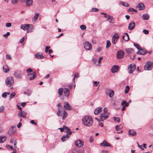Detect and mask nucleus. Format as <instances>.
Instances as JSON below:
<instances>
[{
	"mask_svg": "<svg viewBox=\"0 0 153 153\" xmlns=\"http://www.w3.org/2000/svg\"><path fill=\"white\" fill-rule=\"evenodd\" d=\"M64 93L65 96L68 97L69 95V89L67 88H65L64 91Z\"/></svg>",
	"mask_w": 153,
	"mask_h": 153,
	"instance_id": "28",
	"label": "nucleus"
},
{
	"mask_svg": "<svg viewBox=\"0 0 153 153\" xmlns=\"http://www.w3.org/2000/svg\"><path fill=\"white\" fill-rule=\"evenodd\" d=\"M120 4L125 7H128L129 6L128 4L125 2L121 1L120 2Z\"/></svg>",
	"mask_w": 153,
	"mask_h": 153,
	"instance_id": "39",
	"label": "nucleus"
},
{
	"mask_svg": "<svg viewBox=\"0 0 153 153\" xmlns=\"http://www.w3.org/2000/svg\"><path fill=\"white\" fill-rule=\"evenodd\" d=\"M109 19H110L111 21H110V22L113 23H114L113 22H112V21H113L114 20V18L112 16H108V17L107 19V20H108Z\"/></svg>",
	"mask_w": 153,
	"mask_h": 153,
	"instance_id": "44",
	"label": "nucleus"
},
{
	"mask_svg": "<svg viewBox=\"0 0 153 153\" xmlns=\"http://www.w3.org/2000/svg\"><path fill=\"white\" fill-rule=\"evenodd\" d=\"M4 109V107L3 106H2L0 107V112L2 111Z\"/></svg>",
	"mask_w": 153,
	"mask_h": 153,
	"instance_id": "59",
	"label": "nucleus"
},
{
	"mask_svg": "<svg viewBox=\"0 0 153 153\" xmlns=\"http://www.w3.org/2000/svg\"><path fill=\"white\" fill-rule=\"evenodd\" d=\"M124 53L123 51L121 50H120L117 51L116 53V57L117 59H122L124 56Z\"/></svg>",
	"mask_w": 153,
	"mask_h": 153,
	"instance_id": "5",
	"label": "nucleus"
},
{
	"mask_svg": "<svg viewBox=\"0 0 153 153\" xmlns=\"http://www.w3.org/2000/svg\"><path fill=\"white\" fill-rule=\"evenodd\" d=\"M14 82V80L13 77L10 76L7 78L5 80V83L7 85L10 87L13 84Z\"/></svg>",
	"mask_w": 153,
	"mask_h": 153,
	"instance_id": "3",
	"label": "nucleus"
},
{
	"mask_svg": "<svg viewBox=\"0 0 153 153\" xmlns=\"http://www.w3.org/2000/svg\"><path fill=\"white\" fill-rule=\"evenodd\" d=\"M136 68V65L135 64H130L128 67V72L129 74H132Z\"/></svg>",
	"mask_w": 153,
	"mask_h": 153,
	"instance_id": "6",
	"label": "nucleus"
},
{
	"mask_svg": "<svg viewBox=\"0 0 153 153\" xmlns=\"http://www.w3.org/2000/svg\"><path fill=\"white\" fill-rule=\"evenodd\" d=\"M100 145L103 147H109L110 146V144L105 139L102 142L100 143Z\"/></svg>",
	"mask_w": 153,
	"mask_h": 153,
	"instance_id": "15",
	"label": "nucleus"
},
{
	"mask_svg": "<svg viewBox=\"0 0 153 153\" xmlns=\"http://www.w3.org/2000/svg\"><path fill=\"white\" fill-rule=\"evenodd\" d=\"M129 89V87L128 85L126 87L125 92L126 94H127L128 92Z\"/></svg>",
	"mask_w": 153,
	"mask_h": 153,
	"instance_id": "46",
	"label": "nucleus"
},
{
	"mask_svg": "<svg viewBox=\"0 0 153 153\" xmlns=\"http://www.w3.org/2000/svg\"><path fill=\"white\" fill-rule=\"evenodd\" d=\"M71 132H70L69 133H68L66 134L63 135L61 138V140L63 142L67 140L69 137V135H71Z\"/></svg>",
	"mask_w": 153,
	"mask_h": 153,
	"instance_id": "12",
	"label": "nucleus"
},
{
	"mask_svg": "<svg viewBox=\"0 0 153 153\" xmlns=\"http://www.w3.org/2000/svg\"><path fill=\"white\" fill-rule=\"evenodd\" d=\"M99 82H97L96 81H94V83L95 84V85L96 86H97L98 85Z\"/></svg>",
	"mask_w": 153,
	"mask_h": 153,
	"instance_id": "62",
	"label": "nucleus"
},
{
	"mask_svg": "<svg viewBox=\"0 0 153 153\" xmlns=\"http://www.w3.org/2000/svg\"><path fill=\"white\" fill-rule=\"evenodd\" d=\"M50 47L49 46H47L46 47H45V52L47 53L48 52V50L49 49H50Z\"/></svg>",
	"mask_w": 153,
	"mask_h": 153,
	"instance_id": "56",
	"label": "nucleus"
},
{
	"mask_svg": "<svg viewBox=\"0 0 153 153\" xmlns=\"http://www.w3.org/2000/svg\"><path fill=\"white\" fill-rule=\"evenodd\" d=\"M149 17V15L147 13L144 14L142 16V18L143 20H148Z\"/></svg>",
	"mask_w": 153,
	"mask_h": 153,
	"instance_id": "26",
	"label": "nucleus"
},
{
	"mask_svg": "<svg viewBox=\"0 0 153 153\" xmlns=\"http://www.w3.org/2000/svg\"><path fill=\"white\" fill-rule=\"evenodd\" d=\"M123 39L126 41H128L129 39L128 34L127 33H125L124 35L123 36Z\"/></svg>",
	"mask_w": 153,
	"mask_h": 153,
	"instance_id": "25",
	"label": "nucleus"
},
{
	"mask_svg": "<svg viewBox=\"0 0 153 153\" xmlns=\"http://www.w3.org/2000/svg\"><path fill=\"white\" fill-rule=\"evenodd\" d=\"M122 127L120 125H117L115 127V129L116 131H118L122 128Z\"/></svg>",
	"mask_w": 153,
	"mask_h": 153,
	"instance_id": "43",
	"label": "nucleus"
},
{
	"mask_svg": "<svg viewBox=\"0 0 153 153\" xmlns=\"http://www.w3.org/2000/svg\"><path fill=\"white\" fill-rule=\"evenodd\" d=\"M144 69L146 70L150 71L153 68V62L151 61H148L144 66Z\"/></svg>",
	"mask_w": 153,
	"mask_h": 153,
	"instance_id": "4",
	"label": "nucleus"
},
{
	"mask_svg": "<svg viewBox=\"0 0 153 153\" xmlns=\"http://www.w3.org/2000/svg\"><path fill=\"white\" fill-rule=\"evenodd\" d=\"M10 32H7L6 34H4L3 36L5 37H7L9 36L10 35Z\"/></svg>",
	"mask_w": 153,
	"mask_h": 153,
	"instance_id": "57",
	"label": "nucleus"
},
{
	"mask_svg": "<svg viewBox=\"0 0 153 153\" xmlns=\"http://www.w3.org/2000/svg\"><path fill=\"white\" fill-rule=\"evenodd\" d=\"M33 71L32 69L31 68H28L27 70V73H30Z\"/></svg>",
	"mask_w": 153,
	"mask_h": 153,
	"instance_id": "53",
	"label": "nucleus"
},
{
	"mask_svg": "<svg viewBox=\"0 0 153 153\" xmlns=\"http://www.w3.org/2000/svg\"><path fill=\"white\" fill-rule=\"evenodd\" d=\"M24 37H22L21 39H20V40L19 41V43H22L24 41Z\"/></svg>",
	"mask_w": 153,
	"mask_h": 153,
	"instance_id": "58",
	"label": "nucleus"
},
{
	"mask_svg": "<svg viewBox=\"0 0 153 153\" xmlns=\"http://www.w3.org/2000/svg\"><path fill=\"white\" fill-rule=\"evenodd\" d=\"M16 141H17V140H15V141H14V146L15 147V148H17L16 146V145L17 144Z\"/></svg>",
	"mask_w": 153,
	"mask_h": 153,
	"instance_id": "61",
	"label": "nucleus"
},
{
	"mask_svg": "<svg viewBox=\"0 0 153 153\" xmlns=\"http://www.w3.org/2000/svg\"><path fill=\"white\" fill-rule=\"evenodd\" d=\"M3 70L5 73H7L9 71L10 69L7 65H5L3 66Z\"/></svg>",
	"mask_w": 153,
	"mask_h": 153,
	"instance_id": "29",
	"label": "nucleus"
},
{
	"mask_svg": "<svg viewBox=\"0 0 153 153\" xmlns=\"http://www.w3.org/2000/svg\"><path fill=\"white\" fill-rule=\"evenodd\" d=\"M82 122L85 126L90 127L93 124V120L91 116L86 115L82 118Z\"/></svg>",
	"mask_w": 153,
	"mask_h": 153,
	"instance_id": "1",
	"label": "nucleus"
},
{
	"mask_svg": "<svg viewBox=\"0 0 153 153\" xmlns=\"http://www.w3.org/2000/svg\"><path fill=\"white\" fill-rule=\"evenodd\" d=\"M10 94L9 92H4L2 95V97L3 98H6L7 95Z\"/></svg>",
	"mask_w": 153,
	"mask_h": 153,
	"instance_id": "38",
	"label": "nucleus"
},
{
	"mask_svg": "<svg viewBox=\"0 0 153 153\" xmlns=\"http://www.w3.org/2000/svg\"><path fill=\"white\" fill-rule=\"evenodd\" d=\"M128 133L129 135L132 136H136L137 135L136 132L133 130H129Z\"/></svg>",
	"mask_w": 153,
	"mask_h": 153,
	"instance_id": "20",
	"label": "nucleus"
},
{
	"mask_svg": "<svg viewBox=\"0 0 153 153\" xmlns=\"http://www.w3.org/2000/svg\"><path fill=\"white\" fill-rule=\"evenodd\" d=\"M27 115V113L26 112L24 111H20L18 112V117H22L24 118H25Z\"/></svg>",
	"mask_w": 153,
	"mask_h": 153,
	"instance_id": "14",
	"label": "nucleus"
},
{
	"mask_svg": "<svg viewBox=\"0 0 153 153\" xmlns=\"http://www.w3.org/2000/svg\"><path fill=\"white\" fill-rule=\"evenodd\" d=\"M102 108L101 107H99L94 110V113L95 115H98L102 111Z\"/></svg>",
	"mask_w": 153,
	"mask_h": 153,
	"instance_id": "18",
	"label": "nucleus"
},
{
	"mask_svg": "<svg viewBox=\"0 0 153 153\" xmlns=\"http://www.w3.org/2000/svg\"><path fill=\"white\" fill-rule=\"evenodd\" d=\"M120 36L117 33H115L112 36V42L114 44L116 43L117 40L119 39Z\"/></svg>",
	"mask_w": 153,
	"mask_h": 153,
	"instance_id": "7",
	"label": "nucleus"
},
{
	"mask_svg": "<svg viewBox=\"0 0 153 153\" xmlns=\"http://www.w3.org/2000/svg\"><path fill=\"white\" fill-rule=\"evenodd\" d=\"M35 56L36 58L38 59H41L44 58L42 53L40 52H38L35 54Z\"/></svg>",
	"mask_w": 153,
	"mask_h": 153,
	"instance_id": "19",
	"label": "nucleus"
},
{
	"mask_svg": "<svg viewBox=\"0 0 153 153\" xmlns=\"http://www.w3.org/2000/svg\"><path fill=\"white\" fill-rule=\"evenodd\" d=\"M21 105L22 107L25 106L26 105V103L25 102H22L21 103Z\"/></svg>",
	"mask_w": 153,
	"mask_h": 153,
	"instance_id": "64",
	"label": "nucleus"
},
{
	"mask_svg": "<svg viewBox=\"0 0 153 153\" xmlns=\"http://www.w3.org/2000/svg\"><path fill=\"white\" fill-rule=\"evenodd\" d=\"M143 32L146 34H148L149 33V31L146 30H143Z\"/></svg>",
	"mask_w": 153,
	"mask_h": 153,
	"instance_id": "55",
	"label": "nucleus"
},
{
	"mask_svg": "<svg viewBox=\"0 0 153 153\" xmlns=\"http://www.w3.org/2000/svg\"><path fill=\"white\" fill-rule=\"evenodd\" d=\"M32 92L29 89H27L24 92V94H26L29 96H30Z\"/></svg>",
	"mask_w": 153,
	"mask_h": 153,
	"instance_id": "34",
	"label": "nucleus"
},
{
	"mask_svg": "<svg viewBox=\"0 0 153 153\" xmlns=\"http://www.w3.org/2000/svg\"><path fill=\"white\" fill-rule=\"evenodd\" d=\"M99 10L98 9L95 8H92L91 9V11L92 12H97Z\"/></svg>",
	"mask_w": 153,
	"mask_h": 153,
	"instance_id": "52",
	"label": "nucleus"
},
{
	"mask_svg": "<svg viewBox=\"0 0 153 153\" xmlns=\"http://www.w3.org/2000/svg\"><path fill=\"white\" fill-rule=\"evenodd\" d=\"M21 71H20L17 70L14 72V75L17 78L22 79V78Z\"/></svg>",
	"mask_w": 153,
	"mask_h": 153,
	"instance_id": "9",
	"label": "nucleus"
},
{
	"mask_svg": "<svg viewBox=\"0 0 153 153\" xmlns=\"http://www.w3.org/2000/svg\"><path fill=\"white\" fill-rule=\"evenodd\" d=\"M64 130L65 131V132H68V133H69L70 132H72L71 131L70 129L69 128L65 126H64Z\"/></svg>",
	"mask_w": 153,
	"mask_h": 153,
	"instance_id": "35",
	"label": "nucleus"
},
{
	"mask_svg": "<svg viewBox=\"0 0 153 153\" xmlns=\"http://www.w3.org/2000/svg\"><path fill=\"white\" fill-rule=\"evenodd\" d=\"M128 11L131 12L132 13H136L137 12V11L136 10L132 8H129L128 10Z\"/></svg>",
	"mask_w": 153,
	"mask_h": 153,
	"instance_id": "41",
	"label": "nucleus"
},
{
	"mask_svg": "<svg viewBox=\"0 0 153 153\" xmlns=\"http://www.w3.org/2000/svg\"><path fill=\"white\" fill-rule=\"evenodd\" d=\"M16 128V126H12L10 128V131H15V130H14V129H15Z\"/></svg>",
	"mask_w": 153,
	"mask_h": 153,
	"instance_id": "51",
	"label": "nucleus"
},
{
	"mask_svg": "<svg viewBox=\"0 0 153 153\" xmlns=\"http://www.w3.org/2000/svg\"><path fill=\"white\" fill-rule=\"evenodd\" d=\"M105 93L107 95H108L110 97H111L114 95V91L113 90L108 89Z\"/></svg>",
	"mask_w": 153,
	"mask_h": 153,
	"instance_id": "17",
	"label": "nucleus"
},
{
	"mask_svg": "<svg viewBox=\"0 0 153 153\" xmlns=\"http://www.w3.org/2000/svg\"><path fill=\"white\" fill-rule=\"evenodd\" d=\"M135 26V23L134 22H131L129 25L128 29L129 30H132L134 28Z\"/></svg>",
	"mask_w": 153,
	"mask_h": 153,
	"instance_id": "23",
	"label": "nucleus"
},
{
	"mask_svg": "<svg viewBox=\"0 0 153 153\" xmlns=\"http://www.w3.org/2000/svg\"><path fill=\"white\" fill-rule=\"evenodd\" d=\"M19 0H12V3L13 4H15L16 3L18 2Z\"/></svg>",
	"mask_w": 153,
	"mask_h": 153,
	"instance_id": "50",
	"label": "nucleus"
},
{
	"mask_svg": "<svg viewBox=\"0 0 153 153\" xmlns=\"http://www.w3.org/2000/svg\"><path fill=\"white\" fill-rule=\"evenodd\" d=\"M16 95V93L14 92H12L10 94V99L13 98Z\"/></svg>",
	"mask_w": 153,
	"mask_h": 153,
	"instance_id": "45",
	"label": "nucleus"
},
{
	"mask_svg": "<svg viewBox=\"0 0 153 153\" xmlns=\"http://www.w3.org/2000/svg\"><path fill=\"white\" fill-rule=\"evenodd\" d=\"M64 110L63 109H61L60 108L58 109V111L56 113L57 115L58 116H60L62 115L61 113L63 112V111Z\"/></svg>",
	"mask_w": 153,
	"mask_h": 153,
	"instance_id": "30",
	"label": "nucleus"
},
{
	"mask_svg": "<svg viewBox=\"0 0 153 153\" xmlns=\"http://www.w3.org/2000/svg\"><path fill=\"white\" fill-rule=\"evenodd\" d=\"M64 107L66 110H71L72 109V107L67 102H65L64 104Z\"/></svg>",
	"mask_w": 153,
	"mask_h": 153,
	"instance_id": "13",
	"label": "nucleus"
},
{
	"mask_svg": "<svg viewBox=\"0 0 153 153\" xmlns=\"http://www.w3.org/2000/svg\"><path fill=\"white\" fill-rule=\"evenodd\" d=\"M84 48L87 50H91L92 49V45L89 42H85L84 44Z\"/></svg>",
	"mask_w": 153,
	"mask_h": 153,
	"instance_id": "8",
	"label": "nucleus"
},
{
	"mask_svg": "<svg viewBox=\"0 0 153 153\" xmlns=\"http://www.w3.org/2000/svg\"><path fill=\"white\" fill-rule=\"evenodd\" d=\"M102 59H103V58L102 57H100L99 58V59H98V62L99 63V64H100V62H101Z\"/></svg>",
	"mask_w": 153,
	"mask_h": 153,
	"instance_id": "60",
	"label": "nucleus"
},
{
	"mask_svg": "<svg viewBox=\"0 0 153 153\" xmlns=\"http://www.w3.org/2000/svg\"><path fill=\"white\" fill-rule=\"evenodd\" d=\"M101 50V48L100 47H98L97 49V51L98 52H100Z\"/></svg>",
	"mask_w": 153,
	"mask_h": 153,
	"instance_id": "63",
	"label": "nucleus"
},
{
	"mask_svg": "<svg viewBox=\"0 0 153 153\" xmlns=\"http://www.w3.org/2000/svg\"><path fill=\"white\" fill-rule=\"evenodd\" d=\"M147 53V51H144L142 48H140L138 51L137 53L138 54L144 55Z\"/></svg>",
	"mask_w": 153,
	"mask_h": 153,
	"instance_id": "24",
	"label": "nucleus"
},
{
	"mask_svg": "<svg viewBox=\"0 0 153 153\" xmlns=\"http://www.w3.org/2000/svg\"><path fill=\"white\" fill-rule=\"evenodd\" d=\"M25 1L26 5L27 6H30L32 5L33 2V0H26Z\"/></svg>",
	"mask_w": 153,
	"mask_h": 153,
	"instance_id": "27",
	"label": "nucleus"
},
{
	"mask_svg": "<svg viewBox=\"0 0 153 153\" xmlns=\"http://www.w3.org/2000/svg\"><path fill=\"white\" fill-rule=\"evenodd\" d=\"M113 119L117 123H119L120 121V119L119 117H114Z\"/></svg>",
	"mask_w": 153,
	"mask_h": 153,
	"instance_id": "42",
	"label": "nucleus"
},
{
	"mask_svg": "<svg viewBox=\"0 0 153 153\" xmlns=\"http://www.w3.org/2000/svg\"><path fill=\"white\" fill-rule=\"evenodd\" d=\"M11 24L10 23H7L6 24V26L7 27H10L11 26Z\"/></svg>",
	"mask_w": 153,
	"mask_h": 153,
	"instance_id": "54",
	"label": "nucleus"
},
{
	"mask_svg": "<svg viewBox=\"0 0 153 153\" xmlns=\"http://www.w3.org/2000/svg\"><path fill=\"white\" fill-rule=\"evenodd\" d=\"M111 45V43L109 40H107L106 41V48L107 49L109 48Z\"/></svg>",
	"mask_w": 153,
	"mask_h": 153,
	"instance_id": "40",
	"label": "nucleus"
},
{
	"mask_svg": "<svg viewBox=\"0 0 153 153\" xmlns=\"http://www.w3.org/2000/svg\"><path fill=\"white\" fill-rule=\"evenodd\" d=\"M80 28L82 30H84L86 29V26L84 25H82L80 26Z\"/></svg>",
	"mask_w": 153,
	"mask_h": 153,
	"instance_id": "48",
	"label": "nucleus"
},
{
	"mask_svg": "<svg viewBox=\"0 0 153 153\" xmlns=\"http://www.w3.org/2000/svg\"><path fill=\"white\" fill-rule=\"evenodd\" d=\"M126 51L127 53L128 54L131 53L133 52V50L132 48H128L126 49Z\"/></svg>",
	"mask_w": 153,
	"mask_h": 153,
	"instance_id": "32",
	"label": "nucleus"
},
{
	"mask_svg": "<svg viewBox=\"0 0 153 153\" xmlns=\"http://www.w3.org/2000/svg\"><path fill=\"white\" fill-rule=\"evenodd\" d=\"M84 144L83 141L80 140H78L75 142V145L77 147H81Z\"/></svg>",
	"mask_w": 153,
	"mask_h": 153,
	"instance_id": "11",
	"label": "nucleus"
},
{
	"mask_svg": "<svg viewBox=\"0 0 153 153\" xmlns=\"http://www.w3.org/2000/svg\"><path fill=\"white\" fill-rule=\"evenodd\" d=\"M79 77V76L78 74V73H75V75H74V78H73V80H74V82H75V78H77Z\"/></svg>",
	"mask_w": 153,
	"mask_h": 153,
	"instance_id": "49",
	"label": "nucleus"
},
{
	"mask_svg": "<svg viewBox=\"0 0 153 153\" xmlns=\"http://www.w3.org/2000/svg\"><path fill=\"white\" fill-rule=\"evenodd\" d=\"M133 45L135 47H136L137 48L138 50H139V49L140 48V46L138 45V44H135V43H134Z\"/></svg>",
	"mask_w": 153,
	"mask_h": 153,
	"instance_id": "47",
	"label": "nucleus"
},
{
	"mask_svg": "<svg viewBox=\"0 0 153 153\" xmlns=\"http://www.w3.org/2000/svg\"><path fill=\"white\" fill-rule=\"evenodd\" d=\"M63 91V88H59L58 90V93L60 96L62 95Z\"/></svg>",
	"mask_w": 153,
	"mask_h": 153,
	"instance_id": "33",
	"label": "nucleus"
},
{
	"mask_svg": "<svg viewBox=\"0 0 153 153\" xmlns=\"http://www.w3.org/2000/svg\"><path fill=\"white\" fill-rule=\"evenodd\" d=\"M109 114L108 113L106 108H105L103 109V112L100 116V118L102 121H103L106 119L109 116Z\"/></svg>",
	"mask_w": 153,
	"mask_h": 153,
	"instance_id": "2",
	"label": "nucleus"
},
{
	"mask_svg": "<svg viewBox=\"0 0 153 153\" xmlns=\"http://www.w3.org/2000/svg\"><path fill=\"white\" fill-rule=\"evenodd\" d=\"M63 115L62 116V119L63 120H65L66 119L68 115V114L65 111V110L63 111Z\"/></svg>",
	"mask_w": 153,
	"mask_h": 153,
	"instance_id": "36",
	"label": "nucleus"
},
{
	"mask_svg": "<svg viewBox=\"0 0 153 153\" xmlns=\"http://www.w3.org/2000/svg\"><path fill=\"white\" fill-rule=\"evenodd\" d=\"M7 137L5 136H2L0 137V143H2L5 140Z\"/></svg>",
	"mask_w": 153,
	"mask_h": 153,
	"instance_id": "31",
	"label": "nucleus"
},
{
	"mask_svg": "<svg viewBox=\"0 0 153 153\" xmlns=\"http://www.w3.org/2000/svg\"><path fill=\"white\" fill-rule=\"evenodd\" d=\"M39 16V13H35L34 16L32 18L33 21H35L37 19Z\"/></svg>",
	"mask_w": 153,
	"mask_h": 153,
	"instance_id": "37",
	"label": "nucleus"
},
{
	"mask_svg": "<svg viewBox=\"0 0 153 153\" xmlns=\"http://www.w3.org/2000/svg\"><path fill=\"white\" fill-rule=\"evenodd\" d=\"M118 70V66L117 65H114L111 68V72L112 73H115L117 72Z\"/></svg>",
	"mask_w": 153,
	"mask_h": 153,
	"instance_id": "21",
	"label": "nucleus"
},
{
	"mask_svg": "<svg viewBox=\"0 0 153 153\" xmlns=\"http://www.w3.org/2000/svg\"><path fill=\"white\" fill-rule=\"evenodd\" d=\"M137 7L139 10H143L145 8L144 4L142 3H140L138 4Z\"/></svg>",
	"mask_w": 153,
	"mask_h": 153,
	"instance_id": "22",
	"label": "nucleus"
},
{
	"mask_svg": "<svg viewBox=\"0 0 153 153\" xmlns=\"http://www.w3.org/2000/svg\"><path fill=\"white\" fill-rule=\"evenodd\" d=\"M36 74L35 72H33L32 73L29 74L27 75L28 79L30 80L34 79L36 77Z\"/></svg>",
	"mask_w": 153,
	"mask_h": 153,
	"instance_id": "10",
	"label": "nucleus"
},
{
	"mask_svg": "<svg viewBox=\"0 0 153 153\" xmlns=\"http://www.w3.org/2000/svg\"><path fill=\"white\" fill-rule=\"evenodd\" d=\"M20 28L24 30H27L28 31L30 28L29 25V24H26L22 25L21 26Z\"/></svg>",
	"mask_w": 153,
	"mask_h": 153,
	"instance_id": "16",
	"label": "nucleus"
}]
</instances>
